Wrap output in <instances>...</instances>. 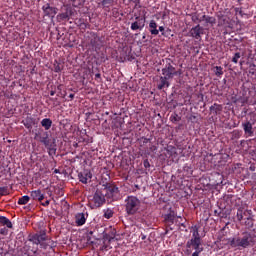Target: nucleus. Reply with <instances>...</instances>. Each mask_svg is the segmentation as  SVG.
<instances>
[{
  "mask_svg": "<svg viewBox=\"0 0 256 256\" xmlns=\"http://www.w3.org/2000/svg\"><path fill=\"white\" fill-rule=\"evenodd\" d=\"M200 21L205 22V27H207L208 25H211V27H213V25L217 23V19L215 17L205 14L201 16Z\"/></svg>",
  "mask_w": 256,
  "mask_h": 256,
  "instance_id": "dca6fc26",
  "label": "nucleus"
},
{
  "mask_svg": "<svg viewBox=\"0 0 256 256\" xmlns=\"http://www.w3.org/2000/svg\"><path fill=\"white\" fill-rule=\"evenodd\" d=\"M69 99H71V101H72V99H75V94H70Z\"/></svg>",
  "mask_w": 256,
  "mask_h": 256,
  "instance_id": "3c124183",
  "label": "nucleus"
},
{
  "mask_svg": "<svg viewBox=\"0 0 256 256\" xmlns=\"http://www.w3.org/2000/svg\"><path fill=\"white\" fill-rule=\"evenodd\" d=\"M238 221H244L246 229H253V212L251 210H244L243 208H238L236 214Z\"/></svg>",
  "mask_w": 256,
  "mask_h": 256,
  "instance_id": "20e7f679",
  "label": "nucleus"
},
{
  "mask_svg": "<svg viewBox=\"0 0 256 256\" xmlns=\"http://www.w3.org/2000/svg\"><path fill=\"white\" fill-rule=\"evenodd\" d=\"M101 249V251H109V249H111V248H100Z\"/></svg>",
  "mask_w": 256,
  "mask_h": 256,
  "instance_id": "864d4df0",
  "label": "nucleus"
},
{
  "mask_svg": "<svg viewBox=\"0 0 256 256\" xmlns=\"http://www.w3.org/2000/svg\"><path fill=\"white\" fill-rule=\"evenodd\" d=\"M243 63H244V61H240V62H239L240 67L243 66Z\"/></svg>",
  "mask_w": 256,
  "mask_h": 256,
  "instance_id": "6e6d98bb",
  "label": "nucleus"
},
{
  "mask_svg": "<svg viewBox=\"0 0 256 256\" xmlns=\"http://www.w3.org/2000/svg\"><path fill=\"white\" fill-rule=\"evenodd\" d=\"M85 27H87V24H84Z\"/></svg>",
  "mask_w": 256,
  "mask_h": 256,
  "instance_id": "680f3d73",
  "label": "nucleus"
},
{
  "mask_svg": "<svg viewBox=\"0 0 256 256\" xmlns=\"http://www.w3.org/2000/svg\"><path fill=\"white\" fill-rule=\"evenodd\" d=\"M192 237L187 241L186 247L187 249H193L194 252L192 256H199L203 253V244L201 240V235L199 234V226L194 225L191 227Z\"/></svg>",
  "mask_w": 256,
  "mask_h": 256,
  "instance_id": "f257e3e1",
  "label": "nucleus"
},
{
  "mask_svg": "<svg viewBox=\"0 0 256 256\" xmlns=\"http://www.w3.org/2000/svg\"><path fill=\"white\" fill-rule=\"evenodd\" d=\"M87 222V217L85 216V213H77L75 216V223L77 227H82V225H85Z\"/></svg>",
  "mask_w": 256,
  "mask_h": 256,
  "instance_id": "f3484780",
  "label": "nucleus"
},
{
  "mask_svg": "<svg viewBox=\"0 0 256 256\" xmlns=\"http://www.w3.org/2000/svg\"><path fill=\"white\" fill-rule=\"evenodd\" d=\"M136 19H138V21H135L131 24V27L130 29L132 31H143V29L145 28V21H146V18L145 17H142V18H139V17H136Z\"/></svg>",
  "mask_w": 256,
  "mask_h": 256,
  "instance_id": "f8f14e48",
  "label": "nucleus"
},
{
  "mask_svg": "<svg viewBox=\"0 0 256 256\" xmlns=\"http://www.w3.org/2000/svg\"><path fill=\"white\" fill-rule=\"evenodd\" d=\"M160 31L161 35L165 37V27L159 26L158 32Z\"/></svg>",
  "mask_w": 256,
  "mask_h": 256,
  "instance_id": "c03bdc74",
  "label": "nucleus"
},
{
  "mask_svg": "<svg viewBox=\"0 0 256 256\" xmlns=\"http://www.w3.org/2000/svg\"><path fill=\"white\" fill-rule=\"evenodd\" d=\"M78 179L80 183L87 185L91 179H93V174L90 171L80 172L78 174Z\"/></svg>",
  "mask_w": 256,
  "mask_h": 256,
  "instance_id": "4468645a",
  "label": "nucleus"
},
{
  "mask_svg": "<svg viewBox=\"0 0 256 256\" xmlns=\"http://www.w3.org/2000/svg\"><path fill=\"white\" fill-rule=\"evenodd\" d=\"M24 251H27L28 255H37L39 248H24Z\"/></svg>",
  "mask_w": 256,
  "mask_h": 256,
  "instance_id": "c756f323",
  "label": "nucleus"
},
{
  "mask_svg": "<svg viewBox=\"0 0 256 256\" xmlns=\"http://www.w3.org/2000/svg\"><path fill=\"white\" fill-rule=\"evenodd\" d=\"M41 125L46 131H49V129H51V125H53V121L50 118H44L41 121Z\"/></svg>",
  "mask_w": 256,
  "mask_h": 256,
  "instance_id": "b1692460",
  "label": "nucleus"
},
{
  "mask_svg": "<svg viewBox=\"0 0 256 256\" xmlns=\"http://www.w3.org/2000/svg\"><path fill=\"white\" fill-rule=\"evenodd\" d=\"M50 95H51V97H53V96L55 95V91H54V90H51V91H50Z\"/></svg>",
  "mask_w": 256,
  "mask_h": 256,
  "instance_id": "603ef678",
  "label": "nucleus"
},
{
  "mask_svg": "<svg viewBox=\"0 0 256 256\" xmlns=\"http://www.w3.org/2000/svg\"><path fill=\"white\" fill-rule=\"evenodd\" d=\"M54 173H55V174L59 173V169H55V170H54Z\"/></svg>",
  "mask_w": 256,
  "mask_h": 256,
  "instance_id": "4d7b16f0",
  "label": "nucleus"
},
{
  "mask_svg": "<svg viewBox=\"0 0 256 256\" xmlns=\"http://www.w3.org/2000/svg\"><path fill=\"white\" fill-rule=\"evenodd\" d=\"M75 1H77V0H62V3H64V4H69V5H73V3H75Z\"/></svg>",
  "mask_w": 256,
  "mask_h": 256,
  "instance_id": "37998d69",
  "label": "nucleus"
},
{
  "mask_svg": "<svg viewBox=\"0 0 256 256\" xmlns=\"http://www.w3.org/2000/svg\"><path fill=\"white\" fill-rule=\"evenodd\" d=\"M188 121H191L192 123H197V116L191 114V115L188 117Z\"/></svg>",
  "mask_w": 256,
  "mask_h": 256,
  "instance_id": "58836bf2",
  "label": "nucleus"
},
{
  "mask_svg": "<svg viewBox=\"0 0 256 256\" xmlns=\"http://www.w3.org/2000/svg\"><path fill=\"white\" fill-rule=\"evenodd\" d=\"M97 41H99V37L95 36L94 39L90 41L92 47H97Z\"/></svg>",
  "mask_w": 256,
  "mask_h": 256,
  "instance_id": "4c0bfd02",
  "label": "nucleus"
},
{
  "mask_svg": "<svg viewBox=\"0 0 256 256\" xmlns=\"http://www.w3.org/2000/svg\"><path fill=\"white\" fill-rule=\"evenodd\" d=\"M215 69H216L215 75H216L217 77H221V75H223V67H221V66H215Z\"/></svg>",
  "mask_w": 256,
  "mask_h": 256,
  "instance_id": "f704fd0d",
  "label": "nucleus"
},
{
  "mask_svg": "<svg viewBox=\"0 0 256 256\" xmlns=\"http://www.w3.org/2000/svg\"><path fill=\"white\" fill-rule=\"evenodd\" d=\"M115 235H117V230H115V228H110V231L104 234V239H106V241H109V243H111V241L115 239Z\"/></svg>",
  "mask_w": 256,
  "mask_h": 256,
  "instance_id": "412c9836",
  "label": "nucleus"
},
{
  "mask_svg": "<svg viewBox=\"0 0 256 256\" xmlns=\"http://www.w3.org/2000/svg\"><path fill=\"white\" fill-rule=\"evenodd\" d=\"M157 151V146L150 145L148 149L144 151L145 155H151V153H155Z\"/></svg>",
  "mask_w": 256,
  "mask_h": 256,
  "instance_id": "c85d7f7f",
  "label": "nucleus"
},
{
  "mask_svg": "<svg viewBox=\"0 0 256 256\" xmlns=\"http://www.w3.org/2000/svg\"><path fill=\"white\" fill-rule=\"evenodd\" d=\"M141 141H142L143 145H147V143H150L151 139H149V138H142Z\"/></svg>",
  "mask_w": 256,
  "mask_h": 256,
  "instance_id": "a18cd8bd",
  "label": "nucleus"
},
{
  "mask_svg": "<svg viewBox=\"0 0 256 256\" xmlns=\"http://www.w3.org/2000/svg\"><path fill=\"white\" fill-rule=\"evenodd\" d=\"M192 21L193 23H203V21H201V17H199V14H193L192 15Z\"/></svg>",
  "mask_w": 256,
  "mask_h": 256,
  "instance_id": "c9c22d12",
  "label": "nucleus"
},
{
  "mask_svg": "<svg viewBox=\"0 0 256 256\" xmlns=\"http://www.w3.org/2000/svg\"><path fill=\"white\" fill-rule=\"evenodd\" d=\"M182 227H185V224L184 223H181Z\"/></svg>",
  "mask_w": 256,
  "mask_h": 256,
  "instance_id": "bf43d9fd",
  "label": "nucleus"
},
{
  "mask_svg": "<svg viewBox=\"0 0 256 256\" xmlns=\"http://www.w3.org/2000/svg\"><path fill=\"white\" fill-rule=\"evenodd\" d=\"M24 127H26V129H33V125H35L37 122L35 120V118L31 117V116H27L23 121H22Z\"/></svg>",
  "mask_w": 256,
  "mask_h": 256,
  "instance_id": "a211bd4d",
  "label": "nucleus"
},
{
  "mask_svg": "<svg viewBox=\"0 0 256 256\" xmlns=\"http://www.w3.org/2000/svg\"><path fill=\"white\" fill-rule=\"evenodd\" d=\"M0 195H7V188L6 187H0Z\"/></svg>",
  "mask_w": 256,
  "mask_h": 256,
  "instance_id": "79ce46f5",
  "label": "nucleus"
},
{
  "mask_svg": "<svg viewBox=\"0 0 256 256\" xmlns=\"http://www.w3.org/2000/svg\"><path fill=\"white\" fill-rule=\"evenodd\" d=\"M162 77L166 79H173L175 75H177V71H175V67H173L171 64L168 65V67L162 69Z\"/></svg>",
  "mask_w": 256,
  "mask_h": 256,
  "instance_id": "ddd939ff",
  "label": "nucleus"
},
{
  "mask_svg": "<svg viewBox=\"0 0 256 256\" xmlns=\"http://www.w3.org/2000/svg\"><path fill=\"white\" fill-rule=\"evenodd\" d=\"M9 229L6 227L0 229V235H8Z\"/></svg>",
  "mask_w": 256,
  "mask_h": 256,
  "instance_id": "ea45409f",
  "label": "nucleus"
},
{
  "mask_svg": "<svg viewBox=\"0 0 256 256\" xmlns=\"http://www.w3.org/2000/svg\"><path fill=\"white\" fill-rule=\"evenodd\" d=\"M105 193L101 190H96V192L89 197V204L91 209H99L105 205Z\"/></svg>",
  "mask_w": 256,
  "mask_h": 256,
  "instance_id": "39448f33",
  "label": "nucleus"
},
{
  "mask_svg": "<svg viewBox=\"0 0 256 256\" xmlns=\"http://www.w3.org/2000/svg\"><path fill=\"white\" fill-rule=\"evenodd\" d=\"M95 79H101V74L100 73H96L95 74Z\"/></svg>",
  "mask_w": 256,
  "mask_h": 256,
  "instance_id": "de8ad7c7",
  "label": "nucleus"
},
{
  "mask_svg": "<svg viewBox=\"0 0 256 256\" xmlns=\"http://www.w3.org/2000/svg\"><path fill=\"white\" fill-rule=\"evenodd\" d=\"M42 11L44 13V17H49V19H54L55 15H57V8L51 6L50 4H45L42 7Z\"/></svg>",
  "mask_w": 256,
  "mask_h": 256,
  "instance_id": "9d476101",
  "label": "nucleus"
},
{
  "mask_svg": "<svg viewBox=\"0 0 256 256\" xmlns=\"http://www.w3.org/2000/svg\"><path fill=\"white\" fill-rule=\"evenodd\" d=\"M35 139H38L49 151L55 150V142L49 139V133L44 132L43 134H36Z\"/></svg>",
  "mask_w": 256,
  "mask_h": 256,
  "instance_id": "423d86ee",
  "label": "nucleus"
},
{
  "mask_svg": "<svg viewBox=\"0 0 256 256\" xmlns=\"http://www.w3.org/2000/svg\"><path fill=\"white\" fill-rule=\"evenodd\" d=\"M0 223H1V225H6V227H8V229L13 228V223H11V220H9L5 216H0Z\"/></svg>",
  "mask_w": 256,
  "mask_h": 256,
  "instance_id": "393cba45",
  "label": "nucleus"
},
{
  "mask_svg": "<svg viewBox=\"0 0 256 256\" xmlns=\"http://www.w3.org/2000/svg\"><path fill=\"white\" fill-rule=\"evenodd\" d=\"M214 213H215V215H217V217H219V215H220L219 211L215 210Z\"/></svg>",
  "mask_w": 256,
  "mask_h": 256,
  "instance_id": "5fc2aeb1",
  "label": "nucleus"
},
{
  "mask_svg": "<svg viewBox=\"0 0 256 256\" xmlns=\"http://www.w3.org/2000/svg\"><path fill=\"white\" fill-rule=\"evenodd\" d=\"M141 239H142V241H145L147 239V236L144 234H141Z\"/></svg>",
  "mask_w": 256,
  "mask_h": 256,
  "instance_id": "8fccbe9b",
  "label": "nucleus"
},
{
  "mask_svg": "<svg viewBox=\"0 0 256 256\" xmlns=\"http://www.w3.org/2000/svg\"><path fill=\"white\" fill-rule=\"evenodd\" d=\"M71 17H73V8L66 5L62 8V12L57 15L58 21H69Z\"/></svg>",
  "mask_w": 256,
  "mask_h": 256,
  "instance_id": "6e6552de",
  "label": "nucleus"
},
{
  "mask_svg": "<svg viewBox=\"0 0 256 256\" xmlns=\"http://www.w3.org/2000/svg\"><path fill=\"white\" fill-rule=\"evenodd\" d=\"M217 19H218V27H223V25H225V21H227V18L222 13L217 15Z\"/></svg>",
  "mask_w": 256,
  "mask_h": 256,
  "instance_id": "a878e982",
  "label": "nucleus"
},
{
  "mask_svg": "<svg viewBox=\"0 0 256 256\" xmlns=\"http://www.w3.org/2000/svg\"><path fill=\"white\" fill-rule=\"evenodd\" d=\"M57 89H58V91H63V85H61V84L58 85V86H57Z\"/></svg>",
  "mask_w": 256,
  "mask_h": 256,
  "instance_id": "09e8293b",
  "label": "nucleus"
},
{
  "mask_svg": "<svg viewBox=\"0 0 256 256\" xmlns=\"http://www.w3.org/2000/svg\"><path fill=\"white\" fill-rule=\"evenodd\" d=\"M115 0H102V6L105 9H109V7H111V5H113Z\"/></svg>",
  "mask_w": 256,
  "mask_h": 256,
  "instance_id": "7c9ffc66",
  "label": "nucleus"
},
{
  "mask_svg": "<svg viewBox=\"0 0 256 256\" xmlns=\"http://www.w3.org/2000/svg\"><path fill=\"white\" fill-rule=\"evenodd\" d=\"M63 71V66H61V63H59L57 60L54 62V72L55 73H61Z\"/></svg>",
  "mask_w": 256,
  "mask_h": 256,
  "instance_id": "cd10ccee",
  "label": "nucleus"
},
{
  "mask_svg": "<svg viewBox=\"0 0 256 256\" xmlns=\"http://www.w3.org/2000/svg\"><path fill=\"white\" fill-rule=\"evenodd\" d=\"M205 29L197 24L196 26L192 27L189 31L190 37H193V39H201V36L203 35Z\"/></svg>",
  "mask_w": 256,
  "mask_h": 256,
  "instance_id": "9b49d317",
  "label": "nucleus"
},
{
  "mask_svg": "<svg viewBox=\"0 0 256 256\" xmlns=\"http://www.w3.org/2000/svg\"><path fill=\"white\" fill-rule=\"evenodd\" d=\"M229 245L238 249H247V247H253L255 245V237L249 232H243L240 236L230 238Z\"/></svg>",
  "mask_w": 256,
  "mask_h": 256,
  "instance_id": "f03ea898",
  "label": "nucleus"
},
{
  "mask_svg": "<svg viewBox=\"0 0 256 256\" xmlns=\"http://www.w3.org/2000/svg\"><path fill=\"white\" fill-rule=\"evenodd\" d=\"M221 111H223V105L221 104L214 103L212 106H210V112L214 116L221 115Z\"/></svg>",
  "mask_w": 256,
  "mask_h": 256,
  "instance_id": "6ab92c4d",
  "label": "nucleus"
},
{
  "mask_svg": "<svg viewBox=\"0 0 256 256\" xmlns=\"http://www.w3.org/2000/svg\"><path fill=\"white\" fill-rule=\"evenodd\" d=\"M29 241L34 243V245H39L43 243V241H47V233L45 231L36 233L30 237Z\"/></svg>",
  "mask_w": 256,
  "mask_h": 256,
  "instance_id": "1a4fd4ad",
  "label": "nucleus"
},
{
  "mask_svg": "<svg viewBox=\"0 0 256 256\" xmlns=\"http://www.w3.org/2000/svg\"><path fill=\"white\" fill-rule=\"evenodd\" d=\"M51 203V201L46 200L44 203H42L43 207H49V204Z\"/></svg>",
  "mask_w": 256,
  "mask_h": 256,
  "instance_id": "49530a36",
  "label": "nucleus"
},
{
  "mask_svg": "<svg viewBox=\"0 0 256 256\" xmlns=\"http://www.w3.org/2000/svg\"><path fill=\"white\" fill-rule=\"evenodd\" d=\"M104 217L105 219H111V217H113V210L111 209L104 210Z\"/></svg>",
  "mask_w": 256,
  "mask_h": 256,
  "instance_id": "473e14b6",
  "label": "nucleus"
},
{
  "mask_svg": "<svg viewBox=\"0 0 256 256\" xmlns=\"http://www.w3.org/2000/svg\"><path fill=\"white\" fill-rule=\"evenodd\" d=\"M30 200H31V197H29L28 195L22 196L18 200V205H27V203H29Z\"/></svg>",
  "mask_w": 256,
  "mask_h": 256,
  "instance_id": "bb28decb",
  "label": "nucleus"
},
{
  "mask_svg": "<svg viewBox=\"0 0 256 256\" xmlns=\"http://www.w3.org/2000/svg\"><path fill=\"white\" fill-rule=\"evenodd\" d=\"M102 187H104L103 192L105 193V196L109 199L115 197V195L119 193V188L111 183L102 181Z\"/></svg>",
  "mask_w": 256,
  "mask_h": 256,
  "instance_id": "0eeeda50",
  "label": "nucleus"
},
{
  "mask_svg": "<svg viewBox=\"0 0 256 256\" xmlns=\"http://www.w3.org/2000/svg\"><path fill=\"white\" fill-rule=\"evenodd\" d=\"M166 221H169V223H174L175 222V214L169 213L165 215Z\"/></svg>",
  "mask_w": 256,
  "mask_h": 256,
  "instance_id": "2f4dec72",
  "label": "nucleus"
},
{
  "mask_svg": "<svg viewBox=\"0 0 256 256\" xmlns=\"http://www.w3.org/2000/svg\"><path fill=\"white\" fill-rule=\"evenodd\" d=\"M143 166L145 167V169H149V167H151V164L149 163V160H144L143 162Z\"/></svg>",
  "mask_w": 256,
  "mask_h": 256,
  "instance_id": "a19ab883",
  "label": "nucleus"
},
{
  "mask_svg": "<svg viewBox=\"0 0 256 256\" xmlns=\"http://www.w3.org/2000/svg\"><path fill=\"white\" fill-rule=\"evenodd\" d=\"M141 209V200L137 196H128L125 199V211L127 215H135Z\"/></svg>",
  "mask_w": 256,
  "mask_h": 256,
  "instance_id": "7ed1b4c3",
  "label": "nucleus"
},
{
  "mask_svg": "<svg viewBox=\"0 0 256 256\" xmlns=\"http://www.w3.org/2000/svg\"><path fill=\"white\" fill-rule=\"evenodd\" d=\"M149 31L151 35H159V30L157 29V22H155V20H151L149 22Z\"/></svg>",
  "mask_w": 256,
  "mask_h": 256,
  "instance_id": "4be33fe9",
  "label": "nucleus"
},
{
  "mask_svg": "<svg viewBox=\"0 0 256 256\" xmlns=\"http://www.w3.org/2000/svg\"><path fill=\"white\" fill-rule=\"evenodd\" d=\"M30 199L33 201H43L45 199V192L41 189H37L30 192Z\"/></svg>",
  "mask_w": 256,
  "mask_h": 256,
  "instance_id": "2eb2a0df",
  "label": "nucleus"
},
{
  "mask_svg": "<svg viewBox=\"0 0 256 256\" xmlns=\"http://www.w3.org/2000/svg\"><path fill=\"white\" fill-rule=\"evenodd\" d=\"M169 85V79L161 76L160 82L158 84V89L161 91V89H165V87H169Z\"/></svg>",
  "mask_w": 256,
  "mask_h": 256,
  "instance_id": "5701e85b",
  "label": "nucleus"
},
{
  "mask_svg": "<svg viewBox=\"0 0 256 256\" xmlns=\"http://www.w3.org/2000/svg\"><path fill=\"white\" fill-rule=\"evenodd\" d=\"M256 73V65L255 64H250L249 65V74L250 75H255Z\"/></svg>",
  "mask_w": 256,
  "mask_h": 256,
  "instance_id": "e433bc0d",
  "label": "nucleus"
},
{
  "mask_svg": "<svg viewBox=\"0 0 256 256\" xmlns=\"http://www.w3.org/2000/svg\"><path fill=\"white\" fill-rule=\"evenodd\" d=\"M239 59H241V53L239 52H236L232 58V63H239Z\"/></svg>",
  "mask_w": 256,
  "mask_h": 256,
  "instance_id": "72a5a7b5",
  "label": "nucleus"
},
{
  "mask_svg": "<svg viewBox=\"0 0 256 256\" xmlns=\"http://www.w3.org/2000/svg\"><path fill=\"white\" fill-rule=\"evenodd\" d=\"M174 121H177V117H174Z\"/></svg>",
  "mask_w": 256,
  "mask_h": 256,
  "instance_id": "052dcab7",
  "label": "nucleus"
},
{
  "mask_svg": "<svg viewBox=\"0 0 256 256\" xmlns=\"http://www.w3.org/2000/svg\"><path fill=\"white\" fill-rule=\"evenodd\" d=\"M250 170H251V171H255V168H253V167H250Z\"/></svg>",
  "mask_w": 256,
  "mask_h": 256,
  "instance_id": "13d9d810",
  "label": "nucleus"
},
{
  "mask_svg": "<svg viewBox=\"0 0 256 256\" xmlns=\"http://www.w3.org/2000/svg\"><path fill=\"white\" fill-rule=\"evenodd\" d=\"M242 127L246 135L253 137V124H251V122L242 124Z\"/></svg>",
  "mask_w": 256,
  "mask_h": 256,
  "instance_id": "aec40b11",
  "label": "nucleus"
}]
</instances>
